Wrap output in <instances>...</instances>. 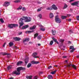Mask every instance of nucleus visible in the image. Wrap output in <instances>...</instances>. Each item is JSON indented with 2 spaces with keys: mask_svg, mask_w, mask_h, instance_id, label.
Returning <instances> with one entry per match:
<instances>
[{
  "mask_svg": "<svg viewBox=\"0 0 79 79\" xmlns=\"http://www.w3.org/2000/svg\"><path fill=\"white\" fill-rule=\"evenodd\" d=\"M52 8L54 10H56L58 9L57 8V7L55 5H53L52 6Z\"/></svg>",
  "mask_w": 79,
  "mask_h": 79,
  "instance_id": "1a4fd4ad",
  "label": "nucleus"
},
{
  "mask_svg": "<svg viewBox=\"0 0 79 79\" xmlns=\"http://www.w3.org/2000/svg\"><path fill=\"white\" fill-rule=\"evenodd\" d=\"M36 27V26H33L32 27H31L30 28V29L31 30H32L33 29H35Z\"/></svg>",
  "mask_w": 79,
  "mask_h": 79,
  "instance_id": "b1692460",
  "label": "nucleus"
},
{
  "mask_svg": "<svg viewBox=\"0 0 79 79\" xmlns=\"http://www.w3.org/2000/svg\"><path fill=\"white\" fill-rule=\"evenodd\" d=\"M52 34L53 35H55V34H56V30H52Z\"/></svg>",
  "mask_w": 79,
  "mask_h": 79,
  "instance_id": "ddd939ff",
  "label": "nucleus"
},
{
  "mask_svg": "<svg viewBox=\"0 0 79 79\" xmlns=\"http://www.w3.org/2000/svg\"><path fill=\"white\" fill-rule=\"evenodd\" d=\"M41 11V8H40L37 10V11Z\"/></svg>",
  "mask_w": 79,
  "mask_h": 79,
  "instance_id": "79ce46f5",
  "label": "nucleus"
},
{
  "mask_svg": "<svg viewBox=\"0 0 79 79\" xmlns=\"http://www.w3.org/2000/svg\"><path fill=\"white\" fill-rule=\"evenodd\" d=\"M54 67H56V68H57V67H58V65H55L54 66Z\"/></svg>",
  "mask_w": 79,
  "mask_h": 79,
  "instance_id": "4d7b16f0",
  "label": "nucleus"
},
{
  "mask_svg": "<svg viewBox=\"0 0 79 79\" xmlns=\"http://www.w3.org/2000/svg\"><path fill=\"white\" fill-rule=\"evenodd\" d=\"M14 48L15 49H18V48H17L16 47V46H15V47H14Z\"/></svg>",
  "mask_w": 79,
  "mask_h": 79,
  "instance_id": "8fccbe9b",
  "label": "nucleus"
},
{
  "mask_svg": "<svg viewBox=\"0 0 79 79\" xmlns=\"http://www.w3.org/2000/svg\"><path fill=\"white\" fill-rule=\"evenodd\" d=\"M71 66H72L74 69H76V67L74 65H72L71 64H69L67 66V67H68V68H69V67H71Z\"/></svg>",
  "mask_w": 79,
  "mask_h": 79,
  "instance_id": "20e7f679",
  "label": "nucleus"
},
{
  "mask_svg": "<svg viewBox=\"0 0 79 79\" xmlns=\"http://www.w3.org/2000/svg\"><path fill=\"white\" fill-rule=\"evenodd\" d=\"M21 2V0H17V1H14L15 3H19V2Z\"/></svg>",
  "mask_w": 79,
  "mask_h": 79,
  "instance_id": "72a5a7b5",
  "label": "nucleus"
},
{
  "mask_svg": "<svg viewBox=\"0 0 79 79\" xmlns=\"http://www.w3.org/2000/svg\"><path fill=\"white\" fill-rule=\"evenodd\" d=\"M29 27V25H27L25 26H24L23 27H22V29H26L27 28Z\"/></svg>",
  "mask_w": 79,
  "mask_h": 79,
  "instance_id": "a211bd4d",
  "label": "nucleus"
},
{
  "mask_svg": "<svg viewBox=\"0 0 79 79\" xmlns=\"http://www.w3.org/2000/svg\"><path fill=\"white\" fill-rule=\"evenodd\" d=\"M68 7V6H67V5L65 4L64 5V6L63 8L64 9H65V8H66Z\"/></svg>",
  "mask_w": 79,
  "mask_h": 79,
  "instance_id": "f704fd0d",
  "label": "nucleus"
},
{
  "mask_svg": "<svg viewBox=\"0 0 79 79\" xmlns=\"http://www.w3.org/2000/svg\"><path fill=\"white\" fill-rule=\"evenodd\" d=\"M70 49H72V50H71L70 51L71 52H74V50H75V48H74V47L72 46H70Z\"/></svg>",
  "mask_w": 79,
  "mask_h": 79,
  "instance_id": "9d476101",
  "label": "nucleus"
},
{
  "mask_svg": "<svg viewBox=\"0 0 79 79\" xmlns=\"http://www.w3.org/2000/svg\"><path fill=\"white\" fill-rule=\"evenodd\" d=\"M10 2H6L3 4V6H5V7H7L8 6H9Z\"/></svg>",
  "mask_w": 79,
  "mask_h": 79,
  "instance_id": "39448f33",
  "label": "nucleus"
},
{
  "mask_svg": "<svg viewBox=\"0 0 79 79\" xmlns=\"http://www.w3.org/2000/svg\"><path fill=\"white\" fill-rule=\"evenodd\" d=\"M5 44H6V43H5L4 44H3V47H5Z\"/></svg>",
  "mask_w": 79,
  "mask_h": 79,
  "instance_id": "864d4df0",
  "label": "nucleus"
},
{
  "mask_svg": "<svg viewBox=\"0 0 79 79\" xmlns=\"http://www.w3.org/2000/svg\"><path fill=\"white\" fill-rule=\"evenodd\" d=\"M74 1V0H71L69 1L70 2H72Z\"/></svg>",
  "mask_w": 79,
  "mask_h": 79,
  "instance_id": "13d9d810",
  "label": "nucleus"
},
{
  "mask_svg": "<svg viewBox=\"0 0 79 79\" xmlns=\"http://www.w3.org/2000/svg\"><path fill=\"white\" fill-rule=\"evenodd\" d=\"M67 17V16H62L61 17V19H66V18Z\"/></svg>",
  "mask_w": 79,
  "mask_h": 79,
  "instance_id": "a878e982",
  "label": "nucleus"
},
{
  "mask_svg": "<svg viewBox=\"0 0 79 79\" xmlns=\"http://www.w3.org/2000/svg\"><path fill=\"white\" fill-rule=\"evenodd\" d=\"M40 27H43V26H42L41 25H39Z\"/></svg>",
  "mask_w": 79,
  "mask_h": 79,
  "instance_id": "5fc2aeb1",
  "label": "nucleus"
},
{
  "mask_svg": "<svg viewBox=\"0 0 79 79\" xmlns=\"http://www.w3.org/2000/svg\"><path fill=\"white\" fill-rule=\"evenodd\" d=\"M38 46H40V45H41V44H38Z\"/></svg>",
  "mask_w": 79,
  "mask_h": 79,
  "instance_id": "052dcab7",
  "label": "nucleus"
},
{
  "mask_svg": "<svg viewBox=\"0 0 79 79\" xmlns=\"http://www.w3.org/2000/svg\"><path fill=\"white\" fill-rule=\"evenodd\" d=\"M41 38H42V36H41L40 35L38 36L37 37V39H39V40H40V39H41Z\"/></svg>",
  "mask_w": 79,
  "mask_h": 79,
  "instance_id": "473e14b6",
  "label": "nucleus"
},
{
  "mask_svg": "<svg viewBox=\"0 0 79 79\" xmlns=\"http://www.w3.org/2000/svg\"><path fill=\"white\" fill-rule=\"evenodd\" d=\"M29 61V57H27L24 60V61L25 64H27Z\"/></svg>",
  "mask_w": 79,
  "mask_h": 79,
  "instance_id": "9b49d317",
  "label": "nucleus"
},
{
  "mask_svg": "<svg viewBox=\"0 0 79 79\" xmlns=\"http://www.w3.org/2000/svg\"><path fill=\"white\" fill-rule=\"evenodd\" d=\"M68 21H71V19H68Z\"/></svg>",
  "mask_w": 79,
  "mask_h": 79,
  "instance_id": "6e6d98bb",
  "label": "nucleus"
},
{
  "mask_svg": "<svg viewBox=\"0 0 79 79\" xmlns=\"http://www.w3.org/2000/svg\"><path fill=\"white\" fill-rule=\"evenodd\" d=\"M65 64L68 63V61L66 60L65 61Z\"/></svg>",
  "mask_w": 79,
  "mask_h": 79,
  "instance_id": "3c124183",
  "label": "nucleus"
},
{
  "mask_svg": "<svg viewBox=\"0 0 79 79\" xmlns=\"http://www.w3.org/2000/svg\"><path fill=\"white\" fill-rule=\"evenodd\" d=\"M31 19L30 17L28 18L27 17L23 16V18H20L19 20V24L20 25L19 27H21V26L24 24L23 20H26L25 21V22H28L31 21Z\"/></svg>",
  "mask_w": 79,
  "mask_h": 79,
  "instance_id": "f257e3e1",
  "label": "nucleus"
},
{
  "mask_svg": "<svg viewBox=\"0 0 79 79\" xmlns=\"http://www.w3.org/2000/svg\"><path fill=\"white\" fill-rule=\"evenodd\" d=\"M48 78L49 79H53V77L51 75H49L48 76Z\"/></svg>",
  "mask_w": 79,
  "mask_h": 79,
  "instance_id": "6ab92c4d",
  "label": "nucleus"
},
{
  "mask_svg": "<svg viewBox=\"0 0 79 79\" xmlns=\"http://www.w3.org/2000/svg\"><path fill=\"white\" fill-rule=\"evenodd\" d=\"M1 54H2V55H10L9 54H8L6 52H2L1 53Z\"/></svg>",
  "mask_w": 79,
  "mask_h": 79,
  "instance_id": "5701e85b",
  "label": "nucleus"
},
{
  "mask_svg": "<svg viewBox=\"0 0 79 79\" xmlns=\"http://www.w3.org/2000/svg\"><path fill=\"white\" fill-rule=\"evenodd\" d=\"M26 69V68H23L22 67H19V68H17V70L18 72L16 71H14L12 73V74H16V75H19L20 74V71L21 70H25Z\"/></svg>",
  "mask_w": 79,
  "mask_h": 79,
  "instance_id": "f03ea898",
  "label": "nucleus"
},
{
  "mask_svg": "<svg viewBox=\"0 0 79 79\" xmlns=\"http://www.w3.org/2000/svg\"><path fill=\"white\" fill-rule=\"evenodd\" d=\"M79 1H77V2H74L73 3H72L71 5L73 6H77L79 5Z\"/></svg>",
  "mask_w": 79,
  "mask_h": 79,
  "instance_id": "423d86ee",
  "label": "nucleus"
},
{
  "mask_svg": "<svg viewBox=\"0 0 79 79\" xmlns=\"http://www.w3.org/2000/svg\"><path fill=\"white\" fill-rule=\"evenodd\" d=\"M34 32V31H26V33L27 34V33H31V32Z\"/></svg>",
  "mask_w": 79,
  "mask_h": 79,
  "instance_id": "393cba45",
  "label": "nucleus"
},
{
  "mask_svg": "<svg viewBox=\"0 0 79 79\" xmlns=\"http://www.w3.org/2000/svg\"><path fill=\"white\" fill-rule=\"evenodd\" d=\"M40 63L39 61H32L31 62V64H38Z\"/></svg>",
  "mask_w": 79,
  "mask_h": 79,
  "instance_id": "f8f14e48",
  "label": "nucleus"
},
{
  "mask_svg": "<svg viewBox=\"0 0 79 79\" xmlns=\"http://www.w3.org/2000/svg\"><path fill=\"white\" fill-rule=\"evenodd\" d=\"M23 63V61H19L17 63V66H19V65H21V64Z\"/></svg>",
  "mask_w": 79,
  "mask_h": 79,
  "instance_id": "dca6fc26",
  "label": "nucleus"
},
{
  "mask_svg": "<svg viewBox=\"0 0 79 79\" xmlns=\"http://www.w3.org/2000/svg\"><path fill=\"white\" fill-rule=\"evenodd\" d=\"M77 58H79V56H77Z\"/></svg>",
  "mask_w": 79,
  "mask_h": 79,
  "instance_id": "680f3d73",
  "label": "nucleus"
},
{
  "mask_svg": "<svg viewBox=\"0 0 79 79\" xmlns=\"http://www.w3.org/2000/svg\"><path fill=\"white\" fill-rule=\"evenodd\" d=\"M22 33V32H19L18 33V35H21V34Z\"/></svg>",
  "mask_w": 79,
  "mask_h": 79,
  "instance_id": "09e8293b",
  "label": "nucleus"
},
{
  "mask_svg": "<svg viewBox=\"0 0 79 79\" xmlns=\"http://www.w3.org/2000/svg\"><path fill=\"white\" fill-rule=\"evenodd\" d=\"M32 64H31V63H29V64H28V65H27V68H30Z\"/></svg>",
  "mask_w": 79,
  "mask_h": 79,
  "instance_id": "bb28decb",
  "label": "nucleus"
},
{
  "mask_svg": "<svg viewBox=\"0 0 79 79\" xmlns=\"http://www.w3.org/2000/svg\"><path fill=\"white\" fill-rule=\"evenodd\" d=\"M37 76H35L34 77L33 79H37Z\"/></svg>",
  "mask_w": 79,
  "mask_h": 79,
  "instance_id": "ea45409f",
  "label": "nucleus"
},
{
  "mask_svg": "<svg viewBox=\"0 0 79 79\" xmlns=\"http://www.w3.org/2000/svg\"><path fill=\"white\" fill-rule=\"evenodd\" d=\"M55 21L57 23H60L61 22V20L58 18V16L57 15L56 17Z\"/></svg>",
  "mask_w": 79,
  "mask_h": 79,
  "instance_id": "7ed1b4c3",
  "label": "nucleus"
},
{
  "mask_svg": "<svg viewBox=\"0 0 79 79\" xmlns=\"http://www.w3.org/2000/svg\"><path fill=\"white\" fill-rule=\"evenodd\" d=\"M56 73V71H52L51 73V74H54Z\"/></svg>",
  "mask_w": 79,
  "mask_h": 79,
  "instance_id": "e433bc0d",
  "label": "nucleus"
},
{
  "mask_svg": "<svg viewBox=\"0 0 79 79\" xmlns=\"http://www.w3.org/2000/svg\"><path fill=\"white\" fill-rule=\"evenodd\" d=\"M18 24H13V27H18Z\"/></svg>",
  "mask_w": 79,
  "mask_h": 79,
  "instance_id": "c85d7f7f",
  "label": "nucleus"
},
{
  "mask_svg": "<svg viewBox=\"0 0 79 79\" xmlns=\"http://www.w3.org/2000/svg\"><path fill=\"white\" fill-rule=\"evenodd\" d=\"M43 74V72H40V74Z\"/></svg>",
  "mask_w": 79,
  "mask_h": 79,
  "instance_id": "e2e57ef3",
  "label": "nucleus"
},
{
  "mask_svg": "<svg viewBox=\"0 0 79 79\" xmlns=\"http://www.w3.org/2000/svg\"><path fill=\"white\" fill-rule=\"evenodd\" d=\"M38 16L40 18H42V15L41 14H40Z\"/></svg>",
  "mask_w": 79,
  "mask_h": 79,
  "instance_id": "a19ab883",
  "label": "nucleus"
},
{
  "mask_svg": "<svg viewBox=\"0 0 79 79\" xmlns=\"http://www.w3.org/2000/svg\"><path fill=\"white\" fill-rule=\"evenodd\" d=\"M11 68H12L11 65H10L7 67V69L8 70H9L10 69H11Z\"/></svg>",
  "mask_w": 79,
  "mask_h": 79,
  "instance_id": "7c9ffc66",
  "label": "nucleus"
},
{
  "mask_svg": "<svg viewBox=\"0 0 79 79\" xmlns=\"http://www.w3.org/2000/svg\"><path fill=\"white\" fill-rule=\"evenodd\" d=\"M64 40L63 39H60L59 40L60 44L61 46L63 45V43L64 42Z\"/></svg>",
  "mask_w": 79,
  "mask_h": 79,
  "instance_id": "0eeeda50",
  "label": "nucleus"
},
{
  "mask_svg": "<svg viewBox=\"0 0 79 79\" xmlns=\"http://www.w3.org/2000/svg\"><path fill=\"white\" fill-rule=\"evenodd\" d=\"M1 11V10H0V15H1V14H0Z\"/></svg>",
  "mask_w": 79,
  "mask_h": 79,
  "instance_id": "338daca9",
  "label": "nucleus"
},
{
  "mask_svg": "<svg viewBox=\"0 0 79 79\" xmlns=\"http://www.w3.org/2000/svg\"><path fill=\"white\" fill-rule=\"evenodd\" d=\"M46 10H52V7H48L46 8Z\"/></svg>",
  "mask_w": 79,
  "mask_h": 79,
  "instance_id": "aec40b11",
  "label": "nucleus"
},
{
  "mask_svg": "<svg viewBox=\"0 0 79 79\" xmlns=\"http://www.w3.org/2000/svg\"><path fill=\"white\" fill-rule=\"evenodd\" d=\"M52 39L54 42H56L57 41L56 39H55V38H54V37H53L52 38Z\"/></svg>",
  "mask_w": 79,
  "mask_h": 79,
  "instance_id": "4c0bfd02",
  "label": "nucleus"
},
{
  "mask_svg": "<svg viewBox=\"0 0 79 79\" xmlns=\"http://www.w3.org/2000/svg\"><path fill=\"white\" fill-rule=\"evenodd\" d=\"M0 21L2 23H4V21H3V19H0Z\"/></svg>",
  "mask_w": 79,
  "mask_h": 79,
  "instance_id": "2f4dec72",
  "label": "nucleus"
},
{
  "mask_svg": "<svg viewBox=\"0 0 79 79\" xmlns=\"http://www.w3.org/2000/svg\"><path fill=\"white\" fill-rule=\"evenodd\" d=\"M77 20H78V21H79V16H77Z\"/></svg>",
  "mask_w": 79,
  "mask_h": 79,
  "instance_id": "de8ad7c7",
  "label": "nucleus"
},
{
  "mask_svg": "<svg viewBox=\"0 0 79 79\" xmlns=\"http://www.w3.org/2000/svg\"><path fill=\"white\" fill-rule=\"evenodd\" d=\"M56 42L57 44H59V43H58V41H56Z\"/></svg>",
  "mask_w": 79,
  "mask_h": 79,
  "instance_id": "0e129e2a",
  "label": "nucleus"
},
{
  "mask_svg": "<svg viewBox=\"0 0 79 79\" xmlns=\"http://www.w3.org/2000/svg\"><path fill=\"white\" fill-rule=\"evenodd\" d=\"M37 36H38V33L35 34L34 35V39H35V38H36V37H37Z\"/></svg>",
  "mask_w": 79,
  "mask_h": 79,
  "instance_id": "c9c22d12",
  "label": "nucleus"
},
{
  "mask_svg": "<svg viewBox=\"0 0 79 79\" xmlns=\"http://www.w3.org/2000/svg\"><path fill=\"white\" fill-rule=\"evenodd\" d=\"M68 43H69V44H71V42L69 41Z\"/></svg>",
  "mask_w": 79,
  "mask_h": 79,
  "instance_id": "69168bd1",
  "label": "nucleus"
},
{
  "mask_svg": "<svg viewBox=\"0 0 79 79\" xmlns=\"http://www.w3.org/2000/svg\"><path fill=\"white\" fill-rule=\"evenodd\" d=\"M29 39L26 38L24 40H23V42H29Z\"/></svg>",
  "mask_w": 79,
  "mask_h": 79,
  "instance_id": "4be33fe9",
  "label": "nucleus"
},
{
  "mask_svg": "<svg viewBox=\"0 0 79 79\" xmlns=\"http://www.w3.org/2000/svg\"><path fill=\"white\" fill-rule=\"evenodd\" d=\"M40 30H41V31H44L45 29L42 28H40Z\"/></svg>",
  "mask_w": 79,
  "mask_h": 79,
  "instance_id": "37998d69",
  "label": "nucleus"
},
{
  "mask_svg": "<svg viewBox=\"0 0 79 79\" xmlns=\"http://www.w3.org/2000/svg\"><path fill=\"white\" fill-rule=\"evenodd\" d=\"M52 68V66H50L48 68V69H50V68Z\"/></svg>",
  "mask_w": 79,
  "mask_h": 79,
  "instance_id": "a18cd8bd",
  "label": "nucleus"
},
{
  "mask_svg": "<svg viewBox=\"0 0 79 79\" xmlns=\"http://www.w3.org/2000/svg\"><path fill=\"white\" fill-rule=\"evenodd\" d=\"M26 77L27 79H32V76H27Z\"/></svg>",
  "mask_w": 79,
  "mask_h": 79,
  "instance_id": "cd10ccee",
  "label": "nucleus"
},
{
  "mask_svg": "<svg viewBox=\"0 0 79 79\" xmlns=\"http://www.w3.org/2000/svg\"><path fill=\"white\" fill-rule=\"evenodd\" d=\"M8 27L10 28V29H12V28L13 27V24H11L8 25Z\"/></svg>",
  "mask_w": 79,
  "mask_h": 79,
  "instance_id": "f3484780",
  "label": "nucleus"
},
{
  "mask_svg": "<svg viewBox=\"0 0 79 79\" xmlns=\"http://www.w3.org/2000/svg\"><path fill=\"white\" fill-rule=\"evenodd\" d=\"M54 17V15L52 13H51L49 15V17L50 18H53Z\"/></svg>",
  "mask_w": 79,
  "mask_h": 79,
  "instance_id": "2eb2a0df",
  "label": "nucleus"
},
{
  "mask_svg": "<svg viewBox=\"0 0 79 79\" xmlns=\"http://www.w3.org/2000/svg\"><path fill=\"white\" fill-rule=\"evenodd\" d=\"M22 10H23V11H25V10H26V8H25V7H23L22 8Z\"/></svg>",
  "mask_w": 79,
  "mask_h": 79,
  "instance_id": "c03bdc74",
  "label": "nucleus"
},
{
  "mask_svg": "<svg viewBox=\"0 0 79 79\" xmlns=\"http://www.w3.org/2000/svg\"><path fill=\"white\" fill-rule=\"evenodd\" d=\"M37 55V53L36 52H34L32 56H33V57H34V58H39V57L38 56H36V55Z\"/></svg>",
  "mask_w": 79,
  "mask_h": 79,
  "instance_id": "6e6552de",
  "label": "nucleus"
},
{
  "mask_svg": "<svg viewBox=\"0 0 79 79\" xmlns=\"http://www.w3.org/2000/svg\"><path fill=\"white\" fill-rule=\"evenodd\" d=\"M63 58H67V56H63Z\"/></svg>",
  "mask_w": 79,
  "mask_h": 79,
  "instance_id": "603ef678",
  "label": "nucleus"
},
{
  "mask_svg": "<svg viewBox=\"0 0 79 79\" xmlns=\"http://www.w3.org/2000/svg\"><path fill=\"white\" fill-rule=\"evenodd\" d=\"M53 44V40H52L50 42V45H52Z\"/></svg>",
  "mask_w": 79,
  "mask_h": 79,
  "instance_id": "58836bf2",
  "label": "nucleus"
},
{
  "mask_svg": "<svg viewBox=\"0 0 79 79\" xmlns=\"http://www.w3.org/2000/svg\"><path fill=\"white\" fill-rule=\"evenodd\" d=\"M69 33H73V31H72L71 30H70L69 31Z\"/></svg>",
  "mask_w": 79,
  "mask_h": 79,
  "instance_id": "49530a36",
  "label": "nucleus"
},
{
  "mask_svg": "<svg viewBox=\"0 0 79 79\" xmlns=\"http://www.w3.org/2000/svg\"><path fill=\"white\" fill-rule=\"evenodd\" d=\"M0 79H1V77H0Z\"/></svg>",
  "mask_w": 79,
  "mask_h": 79,
  "instance_id": "774afa93",
  "label": "nucleus"
},
{
  "mask_svg": "<svg viewBox=\"0 0 79 79\" xmlns=\"http://www.w3.org/2000/svg\"><path fill=\"white\" fill-rule=\"evenodd\" d=\"M22 6H20L19 8L17 9V10H21V9H22Z\"/></svg>",
  "mask_w": 79,
  "mask_h": 79,
  "instance_id": "c756f323",
  "label": "nucleus"
},
{
  "mask_svg": "<svg viewBox=\"0 0 79 79\" xmlns=\"http://www.w3.org/2000/svg\"><path fill=\"white\" fill-rule=\"evenodd\" d=\"M14 39L15 40V41H19L20 40H21V38H18L17 37H15L14 38Z\"/></svg>",
  "mask_w": 79,
  "mask_h": 79,
  "instance_id": "4468645a",
  "label": "nucleus"
},
{
  "mask_svg": "<svg viewBox=\"0 0 79 79\" xmlns=\"http://www.w3.org/2000/svg\"><path fill=\"white\" fill-rule=\"evenodd\" d=\"M9 45L10 47H11L14 44L13 42H10L9 43Z\"/></svg>",
  "mask_w": 79,
  "mask_h": 79,
  "instance_id": "412c9836",
  "label": "nucleus"
},
{
  "mask_svg": "<svg viewBox=\"0 0 79 79\" xmlns=\"http://www.w3.org/2000/svg\"><path fill=\"white\" fill-rule=\"evenodd\" d=\"M38 3H39V4H40L41 3V2H38Z\"/></svg>",
  "mask_w": 79,
  "mask_h": 79,
  "instance_id": "bf43d9fd",
  "label": "nucleus"
}]
</instances>
